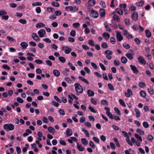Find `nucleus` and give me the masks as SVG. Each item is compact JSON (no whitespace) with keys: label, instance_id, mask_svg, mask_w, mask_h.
Returning a JSON list of instances; mask_svg holds the SVG:
<instances>
[{"label":"nucleus","instance_id":"f257e3e1","mask_svg":"<svg viewBox=\"0 0 154 154\" xmlns=\"http://www.w3.org/2000/svg\"><path fill=\"white\" fill-rule=\"evenodd\" d=\"M3 128L5 130L9 131L13 130L14 128V126L12 124H6L3 125Z\"/></svg>","mask_w":154,"mask_h":154},{"label":"nucleus","instance_id":"f03ea898","mask_svg":"<svg viewBox=\"0 0 154 154\" xmlns=\"http://www.w3.org/2000/svg\"><path fill=\"white\" fill-rule=\"evenodd\" d=\"M76 91L78 93H81L83 92V89L81 85L78 83L74 84Z\"/></svg>","mask_w":154,"mask_h":154},{"label":"nucleus","instance_id":"7ed1b4c3","mask_svg":"<svg viewBox=\"0 0 154 154\" xmlns=\"http://www.w3.org/2000/svg\"><path fill=\"white\" fill-rule=\"evenodd\" d=\"M105 54L107 55L106 58L109 60H111L112 57L111 56L113 54V52L109 50H107L105 52Z\"/></svg>","mask_w":154,"mask_h":154},{"label":"nucleus","instance_id":"20e7f679","mask_svg":"<svg viewBox=\"0 0 154 154\" xmlns=\"http://www.w3.org/2000/svg\"><path fill=\"white\" fill-rule=\"evenodd\" d=\"M91 15L93 18H96L98 17L99 14L97 11H94L93 9H92L91 11Z\"/></svg>","mask_w":154,"mask_h":154},{"label":"nucleus","instance_id":"39448f33","mask_svg":"<svg viewBox=\"0 0 154 154\" xmlns=\"http://www.w3.org/2000/svg\"><path fill=\"white\" fill-rule=\"evenodd\" d=\"M130 67L134 73L136 74H138V73H139V72L138 70L137 69L135 66H134L132 65H130Z\"/></svg>","mask_w":154,"mask_h":154},{"label":"nucleus","instance_id":"423d86ee","mask_svg":"<svg viewBox=\"0 0 154 154\" xmlns=\"http://www.w3.org/2000/svg\"><path fill=\"white\" fill-rule=\"evenodd\" d=\"M39 37L40 38H42L46 34V32L44 29H41L38 32Z\"/></svg>","mask_w":154,"mask_h":154},{"label":"nucleus","instance_id":"0eeeda50","mask_svg":"<svg viewBox=\"0 0 154 154\" xmlns=\"http://www.w3.org/2000/svg\"><path fill=\"white\" fill-rule=\"evenodd\" d=\"M62 49L64 51L65 53L66 54L70 53L72 51L71 48H69L67 46L62 47Z\"/></svg>","mask_w":154,"mask_h":154},{"label":"nucleus","instance_id":"6e6552de","mask_svg":"<svg viewBox=\"0 0 154 154\" xmlns=\"http://www.w3.org/2000/svg\"><path fill=\"white\" fill-rule=\"evenodd\" d=\"M137 60L139 63L145 65L146 64V61L144 58L141 56H140L137 58Z\"/></svg>","mask_w":154,"mask_h":154},{"label":"nucleus","instance_id":"1a4fd4ad","mask_svg":"<svg viewBox=\"0 0 154 154\" xmlns=\"http://www.w3.org/2000/svg\"><path fill=\"white\" fill-rule=\"evenodd\" d=\"M116 38L117 40L119 42L121 41L123 39V37L120 32H118V31H116Z\"/></svg>","mask_w":154,"mask_h":154},{"label":"nucleus","instance_id":"9d476101","mask_svg":"<svg viewBox=\"0 0 154 154\" xmlns=\"http://www.w3.org/2000/svg\"><path fill=\"white\" fill-rule=\"evenodd\" d=\"M100 15L101 17H104L106 15L105 11L104 9L101 8L99 10Z\"/></svg>","mask_w":154,"mask_h":154},{"label":"nucleus","instance_id":"9b49d317","mask_svg":"<svg viewBox=\"0 0 154 154\" xmlns=\"http://www.w3.org/2000/svg\"><path fill=\"white\" fill-rule=\"evenodd\" d=\"M32 38L36 41H39L40 40L39 38L38 37L36 33H33L32 34Z\"/></svg>","mask_w":154,"mask_h":154},{"label":"nucleus","instance_id":"f8f14e48","mask_svg":"<svg viewBox=\"0 0 154 154\" xmlns=\"http://www.w3.org/2000/svg\"><path fill=\"white\" fill-rule=\"evenodd\" d=\"M66 133L67 136H69L72 135V131L71 129L68 128L67 129Z\"/></svg>","mask_w":154,"mask_h":154},{"label":"nucleus","instance_id":"ddd939ff","mask_svg":"<svg viewBox=\"0 0 154 154\" xmlns=\"http://www.w3.org/2000/svg\"><path fill=\"white\" fill-rule=\"evenodd\" d=\"M77 147L78 149L80 151H83L85 149V148L84 147H82L81 144H79L78 143H77Z\"/></svg>","mask_w":154,"mask_h":154},{"label":"nucleus","instance_id":"4468645a","mask_svg":"<svg viewBox=\"0 0 154 154\" xmlns=\"http://www.w3.org/2000/svg\"><path fill=\"white\" fill-rule=\"evenodd\" d=\"M131 17L132 19H138V15L137 13L136 12L133 13L131 15Z\"/></svg>","mask_w":154,"mask_h":154},{"label":"nucleus","instance_id":"2eb2a0df","mask_svg":"<svg viewBox=\"0 0 154 154\" xmlns=\"http://www.w3.org/2000/svg\"><path fill=\"white\" fill-rule=\"evenodd\" d=\"M20 45L23 49H25L28 46V44L26 42H23L20 43Z\"/></svg>","mask_w":154,"mask_h":154},{"label":"nucleus","instance_id":"dca6fc26","mask_svg":"<svg viewBox=\"0 0 154 154\" xmlns=\"http://www.w3.org/2000/svg\"><path fill=\"white\" fill-rule=\"evenodd\" d=\"M103 37L106 40H108L110 38V34L108 33L104 32L103 34Z\"/></svg>","mask_w":154,"mask_h":154},{"label":"nucleus","instance_id":"f3484780","mask_svg":"<svg viewBox=\"0 0 154 154\" xmlns=\"http://www.w3.org/2000/svg\"><path fill=\"white\" fill-rule=\"evenodd\" d=\"M135 111L137 117L139 118L140 116V112L139 109L137 108H135Z\"/></svg>","mask_w":154,"mask_h":154},{"label":"nucleus","instance_id":"a211bd4d","mask_svg":"<svg viewBox=\"0 0 154 154\" xmlns=\"http://www.w3.org/2000/svg\"><path fill=\"white\" fill-rule=\"evenodd\" d=\"M45 26V25L42 23H37L35 26L37 28H40L41 27H44Z\"/></svg>","mask_w":154,"mask_h":154},{"label":"nucleus","instance_id":"6ab92c4d","mask_svg":"<svg viewBox=\"0 0 154 154\" xmlns=\"http://www.w3.org/2000/svg\"><path fill=\"white\" fill-rule=\"evenodd\" d=\"M88 3L89 5L93 6L95 5L96 1L95 0H89Z\"/></svg>","mask_w":154,"mask_h":154},{"label":"nucleus","instance_id":"aec40b11","mask_svg":"<svg viewBox=\"0 0 154 154\" xmlns=\"http://www.w3.org/2000/svg\"><path fill=\"white\" fill-rule=\"evenodd\" d=\"M87 94L89 97H93L94 94V92L91 90H88Z\"/></svg>","mask_w":154,"mask_h":154},{"label":"nucleus","instance_id":"412c9836","mask_svg":"<svg viewBox=\"0 0 154 154\" xmlns=\"http://www.w3.org/2000/svg\"><path fill=\"white\" fill-rule=\"evenodd\" d=\"M53 72L54 75L57 77H59L60 75V72L57 70L54 69L53 70Z\"/></svg>","mask_w":154,"mask_h":154},{"label":"nucleus","instance_id":"4be33fe9","mask_svg":"<svg viewBox=\"0 0 154 154\" xmlns=\"http://www.w3.org/2000/svg\"><path fill=\"white\" fill-rule=\"evenodd\" d=\"M145 33L146 36L148 38H149L151 36V34L149 30L146 29L145 31Z\"/></svg>","mask_w":154,"mask_h":154},{"label":"nucleus","instance_id":"5701e85b","mask_svg":"<svg viewBox=\"0 0 154 154\" xmlns=\"http://www.w3.org/2000/svg\"><path fill=\"white\" fill-rule=\"evenodd\" d=\"M137 132L141 135H144V131L141 129L138 128L137 129Z\"/></svg>","mask_w":154,"mask_h":154},{"label":"nucleus","instance_id":"b1692460","mask_svg":"<svg viewBox=\"0 0 154 154\" xmlns=\"http://www.w3.org/2000/svg\"><path fill=\"white\" fill-rule=\"evenodd\" d=\"M121 61L124 64L126 63L127 62V59L125 57H122L121 59Z\"/></svg>","mask_w":154,"mask_h":154},{"label":"nucleus","instance_id":"393cba45","mask_svg":"<svg viewBox=\"0 0 154 154\" xmlns=\"http://www.w3.org/2000/svg\"><path fill=\"white\" fill-rule=\"evenodd\" d=\"M101 103L103 106H107L108 104V103L107 100L105 99L102 100L101 101Z\"/></svg>","mask_w":154,"mask_h":154},{"label":"nucleus","instance_id":"a878e982","mask_svg":"<svg viewBox=\"0 0 154 154\" xmlns=\"http://www.w3.org/2000/svg\"><path fill=\"white\" fill-rule=\"evenodd\" d=\"M81 142L82 143L85 145H86L88 143V141L85 138H82L81 139Z\"/></svg>","mask_w":154,"mask_h":154},{"label":"nucleus","instance_id":"bb28decb","mask_svg":"<svg viewBox=\"0 0 154 154\" xmlns=\"http://www.w3.org/2000/svg\"><path fill=\"white\" fill-rule=\"evenodd\" d=\"M58 59L62 63H65L66 61L65 58L63 57H58Z\"/></svg>","mask_w":154,"mask_h":154},{"label":"nucleus","instance_id":"cd10ccee","mask_svg":"<svg viewBox=\"0 0 154 154\" xmlns=\"http://www.w3.org/2000/svg\"><path fill=\"white\" fill-rule=\"evenodd\" d=\"M48 131L51 133H54L55 132V130L52 127L49 126L48 128Z\"/></svg>","mask_w":154,"mask_h":154},{"label":"nucleus","instance_id":"c85d7f7f","mask_svg":"<svg viewBox=\"0 0 154 154\" xmlns=\"http://www.w3.org/2000/svg\"><path fill=\"white\" fill-rule=\"evenodd\" d=\"M126 56L130 60H132L133 59V55L131 53H127Z\"/></svg>","mask_w":154,"mask_h":154},{"label":"nucleus","instance_id":"c756f323","mask_svg":"<svg viewBox=\"0 0 154 154\" xmlns=\"http://www.w3.org/2000/svg\"><path fill=\"white\" fill-rule=\"evenodd\" d=\"M140 96L142 97L145 98L146 96V93L143 91H140Z\"/></svg>","mask_w":154,"mask_h":154},{"label":"nucleus","instance_id":"7c9ffc66","mask_svg":"<svg viewBox=\"0 0 154 154\" xmlns=\"http://www.w3.org/2000/svg\"><path fill=\"white\" fill-rule=\"evenodd\" d=\"M114 110L115 112L118 115L120 116L121 115V113L120 110L119 109L116 107H115Z\"/></svg>","mask_w":154,"mask_h":154},{"label":"nucleus","instance_id":"2f4dec72","mask_svg":"<svg viewBox=\"0 0 154 154\" xmlns=\"http://www.w3.org/2000/svg\"><path fill=\"white\" fill-rule=\"evenodd\" d=\"M106 113L108 116L111 119H113V116L112 114L109 111H106Z\"/></svg>","mask_w":154,"mask_h":154},{"label":"nucleus","instance_id":"473e14b6","mask_svg":"<svg viewBox=\"0 0 154 154\" xmlns=\"http://www.w3.org/2000/svg\"><path fill=\"white\" fill-rule=\"evenodd\" d=\"M88 109L89 110L92 112L94 113H96L97 112V111L95 110V109L91 106H88Z\"/></svg>","mask_w":154,"mask_h":154},{"label":"nucleus","instance_id":"72a5a7b5","mask_svg":"<svg viewBox=\"0 0 154 154\" xmlns=\"http://www.w3.org/2000/svg\"><path fill=\"white\" fill-rule=\"evenodd\" d=\"M119 102L120 104L123 107H126V105L124 102V101L120 99L119 100Z\"/></svg>","mask_w":154,"mask_h":154},{"label":"nucleus","instance_id":"f704fd0d","mask_svg":"<svg viewBox=\"0 0 154 154\" xmlns=\"http://www.w3.org/2000/svg\"><path fill=\"white\" fill-rule=\"evenodd\" d=\"M134 136L138 140L142 142V139L141 137L139 136L138 134H134Z\"/></svg>","mask_w":154,"mask_h":154},{"label":"nucleus","instance_id":"c9c22d12","mask_svg":"<svg viewBox=\"0 0 154 154\" xmlns=\"http://www.w3.org/2000/svg\"><path fill=\"white\" fill-rule=\"evenodd\" d=\"M139 86L141 88H143L146 86V84L145 83L142 82H140L138 83Z\"/></svg>","mask_w":154,"mask_h":154},{"label":"nucleus","instance_id":"e433bc0d","mask_svg":"<svg viewBox=\"0 0 154 154\" xmlns=\"http://www.w3.org/2000/svg\"><path fill=\"white\" fill-rule=\"evenodd\" d=\"M65 10L67 11H72L73 10V8L72 6H69L66 7L65 8Z\"/></svg>","mask_w":154,"mask_h":154},{"label":"nucleus","instance_id":"4c0bfd02","mask_svg":"<svg viewBox=\"0 0 154 154\" xmlns=\"http://www.w3.org/2000/svg\"><path fill=\"white\" fill-rule=\"evenodd\" d=\"M101 47L103 48H106L108 47V45L106 43L103 42L101 44Z\"/></svg>","mask_w":154,"mask_h":154},{"label":"nucleus","instance_id":"58836bf2","mask_svg":"<svg viewBox=\"0 0 154 154\" xmlns=\"http://www.w3.org/2000/svg\"><path fill=\"white\" fill-rule=\"evenodd\" d=\"M113 140L114 141H115V143L116 145L118 147H120V145L119 144V143L118 141V139L116 137H115L114 138Z\"/></svg>","mask_w":154,"mask_h":154},{"label":"nucleus","instance_id":"ea45409f","mask_svg":"<svg viewBox=\"0 0 154 154\" xmlns=\"http://www.w3.org/2000/svg\"><path fill=\"white\" fill-rule=\"evenodd\" d=\"M144 4V2L142 0L139 2H137L136 3V5L137 6L141 7Z\"/></svg>","mask_w":154,"mask_h":154},{"label":"nucleus","instance_id":"a19ab883","mask_svg":"<svg viewBox=\"0 0 154 154\" xmlns=\"http://www.w3.org/2000/svg\"><path fill=\"white\" fill-rule=\"evenodd\" d=\"M51 5L54 7H58L59 6L60 4L58 2H53L51 3Z\"/></svg>","mask_w":154,"mask_h":154},{"label":"nucleus","instance_id":"79ce46f5","mask_svg":"<svg viewBox=\"0 0 154 154\" xmlns=\"http://www.w3.org/2000/svg\"><path fill=\"white\" fill-rule=\"evenodd\" d=\"M126 142L128 143L131 146H132L133 145V144L132 142L130 141L129 137L126 138Z\"/></svg>","mask_w":154,"mask_h":154},{"label":"nucleus","instance_id":"37998d69","mask_svg":"<svg viewBox=\"0 0 154 154\" xmlns=\"http://www.w3.org/2000/svg\"><path fill=\"white\" fill-rule=\"evenodd\" d=\"M115 13V12L112 13V14H113V15L112 17L113 19H120L119 17L116 14H114Z\"/></svg>","mask_w":154,"mask_h":154},{"label":"nucleus","instance_id":"c03bdc74","mask_svg":"<svg viewBox=\"0 0 154 154\" xmlns=\"http://www.w3.org/2000/svg\"><path fill=\"white\" fill-rule=\"evenodd\" d=\"M108 86L109 89L111 91H114V90L113 86L110 83L108 84Z\"/></svg>","mask_w":154,"mask_h":154},{"label":"nucleus","instance_id":"a18cd8bd","mask_svg":"<svg viewBox=\"0 0 154 154\" xmlns=\"http://www.w3.org/2000/svg\"><path fill=\"white\" fill-rule=\"evenodd\" d=\"M147 139L150 141H152L154 137L152 135L148 134L147 135Z\"/></svg>","mask_w":154,"mask_h":154},{"label":"nucleus","instance_id":"49530a36","mask_svg":"<svg viewBox=\"0 0 154 154\" xmlns=\"http://www.w3.org/2000/svg\"><path fill=\"white\" fill-rule=\"evenodd\" d=\"M42 5V3L41 2H35L32 3V5L34 6H35L40 5L41 6Z\"/></svg>","mask_w":154,"mask_h":154},{"label":"nucleus","instance_id":"de8ad7c7","mask_svg":"<svg viewBox=\"0 0 154 154\" xmlns=\"http://www.w3.org/2000/svg\"><path fill=\"white\" fill-rule=\"evenodd\" d=\"M82 131H84L85 134L86 135V137H89V134L88 131L84 129H82Z\"/></svg>","mask_w":154,"mask_h":154},{"label":"nucleus","instance_id":"09e8293b","mask_svg":"<svg viewBox=\"0 0 154 154\" xmlns=\"http://www.w3.org/2000/svg\"><path fill=\"white\" fill-rule=\"evenodd\" d=\"M143 126L145 128H147L149 127V124L148 123L146 122H144L143 123Z\"/></svg>","mask_w":154,"mask_h":154},{"label":"nucleus","instance_id":"8fccbe9b","mask_svg":"<svg viewBox=\"0 0 154 154\" xmlns=\"http://www.w3.org/2000/svg\"><path fill=\"white\" fill-rule=\"evenodd\" d=\"M70 35L72 37H74L76 35V32L75 30H72L70 32Z\"/></svg>","mask_w":154,"mask_h":154},{"label":"nucleus","instance_id":"3c124183","mask_svg":"<svg viewBox=\"0 0 154 154\" xmlns=\"http://www.w3.org/2000/svg\"><path fill=\"white\" fill-rule=\"evenodd\" d=\"M17 100L18 103H22L24 102L23 100L19 97L17 98Z\"/></svg>","mask_w":154,"mask_h":154},{"label":"nucleus","instance_id":"603ef678","mask_svg":"<svg viewBox=\"0 0 154 154\" xmlns=\"http://www.w3.org/2000/svg\"><path fill=\"white\" fill-rule=\"evenodd\" d=\"M110 42L112 44H115L116 42V39L115 38L113 37H111L110 38Z\"/></svg>","mask_w":154,"mask_h":154},{"label":"nucleus","instance_id":"864d4df0","mask_svg":"<svg viewBox=\"0 0 154 154\" xmlns=\"http://www.w3.org/2000/svg\"><path fill=\"white\" fill-rule=\"evenodd\" d=\"M88 44L91 46H94L95 45L93 41L92 40H89L88 41Z\"/></svg>","mask_w":154,"mask_h":154},{"label":"nucleus","instance_id":"5fc2aeb1","mask_svg":"<svg viewBox=\"0 0 154 154\" xmlns=\"http://www.w3.org/2000/svg\"><path fill=\"white\" fill-rule=\"evenodd\" d=\"M113 63L114 65L116 66H119L120 64V62L116 60H115L114 61Z\"/></svg>","mask_w":154,"mask_h":154},{"label":"nucleus","instance_id":"6e6d98bb","mask_svg":"<svg viewBox=\"0 0 154 154\" xmlns=\"http://www.w3.org/2000/svg\"><path fill=\"white\" fill-rule=\"evenodd\" d=\"M6 38L9 41L14 42L15 41V40L14 39L9 36H7Z\"/></svg>","mask_w":154,"mask_h":154},{"label":"nucleus","instance_id":"4d7b16f0","mask_svg":"<svg viewBox=\"0 0 154 154\" xmlns=\"http://www.w3.org/2000/svg\"><path fill=\"white\" fill-rule=\"evenodd\" d=\"M100 66L102 70L103 71H105L106 70V68L101 63H99Z\"/></svg>","mask_w":154,"mask_h":154},{"label":"nucleus","instance_id":"13d9d810","mask_svg":"<svg viewBox=\"0 0 154 154\" xmlns=\"http://www.w3.org/2000/svg\"><path fill=\"white\" fill-rule=\"evenodd\" d=\"M80 26V24L78 23H73L72 26L75 28L79 27Z\"/></svg>","mask_w":154,"mask_h":154},{"label":"nucleus","instance_id":"bf43d9fd","mask_svg":"<svg viewBox=\"0 0 154 154\" xmlns=\"http://www.w3.org/2000/svg\"><path fill=\"white\" fill-rule=\"evenodd\" d=\"M7 14V12L4 10H0V16L5 15Z\"/></svg>","mask_w":154,"mask_h":154},{"label":"nucleus","instance_id":"052dcab7","mask_svg":"<svg viewBox=\"0 0 154 154\" xmlns=\"http://www.w3.org/2000/svg\"><path fill=\"white\" fill-rule=\"evenodd\" d=\"M89 145L90 146L93 148H94L95 147V145L94 144L93 142L92 141H89Z\"/></svg>","mask_w":154,"mask_h":154},{"label":"nucleus","instance_id":"680f3d73","mask_svg":"<svg viewBox=\"0 0 154 154\" xmlns=\"http://www.w3.org/2000/svg\"><path fill=\"white\" fill-rule=\"evenodd\" d=\"M35 62L36 63L38 64H42L43 63V61L40 59H37L35 60Z\"/></svg>","mask_w":154,"mask_h":154},{"label":"nucleus","instance_id":"e2e57ef3","mask_svg":"<svg viewBox=\"0 0 154 154\" xmlns=\"http://www.w3.org/2000/svg\"><path fill=\"white\" fill-rule=\"evenodd\" d=\"M47 11H48L49 12H53L55 11V9L53 8L49 7L47 8Z\"/></svg>","mask_w":154,"mask_h":154},{"label":"nucleus","instance_id":"0e129e2a","mask_svg":"<svg viewBox=\"0 0 154 154\" xmlns=\"http://www.w3.org/2000/svg\"><path fill=\"white\" fill-rule=\"evenodd\" d=\"M123 46L124 48L127 49H129L130 47V45L127 43L124 44Z\"/></svg>","mask_w":154,"mask_h":154},{"label":"nucleus","instance_id":"69168bd1","mask_svg":"<svg viewBox=\"0 0 154 154\" xmlns=\"http://www.w3.org/2000/svg\"><path fill=\"white\" fill-rule=\"evenodd\" d=\"M58 111L60 114L62 115H65L64 111L63 109H60Z\"/></svg>","mask_w":154,"mask_h":154},{"label":"nucleus","instance_id":"338daca9","mask_svg":"<svg viewBox=\"0 0 154 154\" xmlns=\"http://www.w3.org/2000/svg\"><path fill=\"white\" fill-rule=\"evenodd\" d=\"M116 11L117 13L119 14H122L123 13V11L122 10L119 9L118 8L116 9Z\"/></svg>","mask_w":154,"mask_h":154},{"label":"nucleus","instance_id":"774afa93","mask_svg":"<svg viewBox=\"0 0 154 154\" xmlns=\"http://www.w3.org/2000/svg\"><path fill=\"white\" fill-rule=\"evenodd\" d=\"M45 62L47 65H48L50 66H51L52 65V62L50 60H46L45 61Z\"/></svg>","mask_w":154,"mask_h":154}]
</instances>
